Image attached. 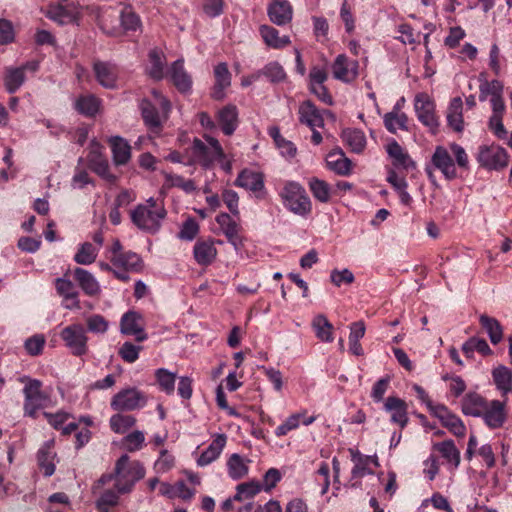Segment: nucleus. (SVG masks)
I'll return each mask as SVG.
<instances>
[{"label":"nucleus","instance_id":"8","mask_svg":"<svg viewBox=\"0 0 512 512\" xmlns=\"http://www.w3.org/2000/svg\"><path fill=\"white\" fill-rule=\"evenodd\" d=\"M414 108L418 120L428 127L432 133H436L439 127L438 118L435 115V104L426 93H419L415 96Z\"/></svg>","mask_w":512,"mask_h":512},{"label":"nucleus","instance_id":"24","mask_svg":"<svg viewBox=\"0 0 512 512\" xmlns=\"http://www.w3.org/2000/svg\"><path fill=\"white\" fill-rule=\"evenodd\" d=\"M215 85L211 96L215 100H222L225 97V89L231 85V73L226 63H219L214 68Z\"/></svg>","mask_w":512,"mask_h":512},{"label":"nucleus","instance_id":"63","mask_svg":"<svg viewBox=\"0 0 512 512\" xmlns=\"http://www.w3.org/2000/svg\"><path fill=\"white\" fill-rule=\"evenodd\" d=\"M45 345V338L43 335H34L25 341L24 347L27 353L31 356L41 354Z\"/></svg>","mask_w":512,"mask_h":512},{"label":"nucleus","instance_id":"62","mask_svg":"<svg viewBox=\"0 0 512 512\" xmlns=\"http://www.w3.org/2000/svg\"><path fill=\"white\" fill-rule=\"evenodd\" d=\"M354 279L353 273L347 268L342 270L334 269L330 274L331 282L337 287H340L342 284H351L354 282Z\"/></svg>","mask_w":512,"mask_h":512},{"label":"nucleus","instance_id":"64","mask_svg":"<svg viewBox=\"0 0 512 512\" xmlns=\"http://www.w3.org/2000/svg\"><path fill=\"white\" fill-rule=\"evenodd\" d=\"M300 417H301L300 414H293L290 417H288L283 424L279 425L276 428V430H275L276 436H278V437L285 436L286 434H288V432L298 428Z\"/></svg>","mask_w":512,"mask_h":512},{"label":"nucleus","instance_id":"35","mask_svg":"<svg viewBox=\"0 0 512 512\" xmlns=\"http://www.w3.org/2000/svg\"><path fill=\"white\" fill-rule=\"evenodd\" d=\"M327 167L338 175H348L351 172V161L339 151H332L326 157Z\"/></svg>","mask_w":512,"mask_h":512},{"label":"nucleus","instance_id":"26","mask_svg":"<svg viewBox=\"0 0 512 512\" xmlns=\"http://www.w3.org/2000/svg\"><path fill=\"white\" fill-rule=\"evenodd\" d=\"M488 400L476 392L467 393L461 401L463 414L480 418Z\"/></svg>","mask_w":512,"mask_h":512},{"label":"nucleus","instance_id":"25","mask_svg":"<svg viewBox=\"0 0 512 512\" xmlns=\"http://www.w3.org/2000/svg\"><path fill=\"white\" fill-rule=\"evenodd\" d=\"M217 120L223 133L232 135L238 127V110L235 105L229 104L218 111Z\"/></svg>","mask_w":512,"mask_h":512},{"label":"nucleus","instance_id":"41","mask_svg":"<svg viewBox=\"0 0 512 512\" xmlns=\"http://www.w3.org/2000/svg\"><path fill=\"white\" fill-rule=\"evenodd\" d=\"M312 328L314 329L317 338L320 339L321 341H333V325L329 322L325 315H316L312 320Z\"/></svg>","mask_w":512,"mask_h":512},{"label":"nucleus","instance_id":"20","mask_svg":"<svg viewBox=\"0 0 512 512\" xmlns=\"http://www.w3.org/2000/svg\"><path fill=\"white\" fill-rule=\"evenodd\" d=\"M169 77L179 92L187 93L191 90L192 79L184 69L182 59H178L172 63L169 70Z\"/></svg>","mask_w":512,"mask_h":512},{"label":"nucleus","instance_id":"54","mask_svg":"<svg viewBox=\"0 0 512 512\" xmlns=\"http://www.w3.org/2000/svg\"><path fill=\"white\" fill-rule=\"evenodd\" d=\"M462 351L466 357H472L474 351H478L483 355H490L492 350L485 339L472 337L462 345Z\"/></svg>","mask_w":512,"mask_h":512},{"label":"nucleus","instance_id":"6","mask_svg":"<svg viewBox=\"0 0 512 512\" xmlns=\"http://www.w3.org/2000/svg\"><path fill=\"white\" fill-rule=\"evenodd\" d=\"M146 396L137 388H127L116 393L111 400V408L115 411H134L146 405Z\"/></svg>","mask_w":512,"mask_h":512},{"label":"nucleus","instance_id":"12","mask_svg":"<svg viewBox=\"0 0 512 512\" xmlns=\"http://www.w3.org/2000/svg\"><path fill=\"white\" fill-rule=\"evenodd\" d=\"M428 407L433 415L441 421L442 425L448 428L455 436L462 437L465 435L466 428L462 420L455 414H452L446 406L428 403Z\"/></svg>","mask_w":512,"mask_h":512},{"label":"nucleus","instance_id":"17","mask_svg":"<svg viewBox=\"0 0 512 512\" xmlns=\"http://www.w3.org/2000/svg\"><path fill=\"white\" fill-rule=\"evenodd\" d=\"M55 287L57 293L63 298L62 305L65 309L78 310L81 308L78 299L79 293L70 280L57 278L55 280Z\"/></svg>","mask_w":512,"mask_h":512},{"label":"nucleus","instance_id":"28","mask_svg":"<svg viewBox=\"0 0 512 512\" xmlns=\"http://www.w3.org/2000/svg\"><path fill=\"white\" fill-rule=\"evenodd\" d=\"M90 168L104 179L114 182L116 177L109 172L107 160L99 152V146L95 145L87 156Z\"/></svg>","mask_w":512,"mask_h":512},{"label":"nucleus","instance_id":"37","mask_svg":"<svg viewBox=\"0 0 512 512\" xmlns=\"http://www.w3.org/2000/svg\"><path fill=\"white\" fill-rule=\"evenodd\" d=\"M492 377L496 388L503 396L512 391V372L509 368L503 365L494 368Z\"/></svg>","mask_w":512,"mask_h":512},{"label":"nucleus","instance_id":"29","mask_svg":"<svg viewBox=\"0 0 512 512\" xmlns=\"http://www.w3.org/2000/svg\"><path fill=\"white\" fill-rule=\"evenodd\" d=\"M74 279L77 281L79 287L88 296H96L100 293L101 288L92 273L83 268L74 269Z\"/></svg>","mask_w":512,"mask_h":512},{"label":"nucleus","instance_id":"5","mask_svg":"<svg viewBox=\"0 0 512 512\" xmlns=\"http://www.w3.org/2000/svg\"><path fill=\"white\" fill-rule=\"evenodd\" d=\"M60 338L72 355L81 357L88 352V336L81 323H72L60 332Z\"/></svg>","mask_w":512,"mask_h":512},{"label":"nucleus","instance_id":"42","mask_svg":"<svg viewBox=\"0 0 512 512\" xmlns=\"http://www.w3.org/2000/svg\"><path fill=\"white\" fill-rule=\"evenodd\" d=\"M137 420L130 414L117 413L110 417L109 425L111 430L117 434H124L135 426Z\"/></svg>","mask_w":512,"mask_h":512},{"label":"nucleus","instance_id":"48","mask_svg":"<svg viewBox=\"0 0 512 512\" xmlns=\"http://www.w3.org/2000/svg\"><path fill=\"white\" fill-rule=\"evenodd\" d=\"M100 106V101L93 95L80 96L75 102L76 110L85 116H94Z\"/></svg>","mask_w":512,"mask_h":512},{"label":"nucleus","instance_id":"19","mask_svg":"<svg viewBox=\"0 0 512 512\" xmlns=\"http://www.w3.org/2000/svg\"><path fill=\"white\" fill-rule=\"evenodd\" d=\"M56 452L54 451V441L45 442L37 453L38 466L45 477H50L55 472Z\"/></svg>","mask_w":512,"mask_h":512},{"label":"nucleus","instance_id":"15","mask_svg":"<svg viewBox=\"0 0 512 512\" xmlns=\"http://www.w3.org/2000/svg\"><path fill=\"white\" fill-rule=\"evenodd\" d=\"M433 166L441 171L445 179L453 180L457 177L455 163L449 151L443 146H437L431 157Z\"/></svg>","mask_w":512,"mask_h":512},{"label":"nucleus","instance_id":"2","mask_svg":"<svg viewBox=\"0 0 512 512\" xmlns=\"http://www.w3.org/2000/svg\"><path fill=\"white\" fill-rule=\"evenodd\" d=\"M166 216L164 205L152 197L130 211L132 223L139 230L149 234H156L160 230Z\"/></svg>","mask_w":512,"mask_h":512},{"label":"nucleus","instance_id":"46","mask_svg":"<svg viewBox=\"0 0 512 512\" xmlns=\"http://www.w3.org/2000/svg\"><path fill=\"white\" fill-rule=\"evenodd\" d=\"M25 82L23 69L9 67L6 69L4 84L8 93H15Z\"/></svg>","mask_w":512,"mask_h":512},{"label":"nucleus","instance_id":"59","mask_svg":"<svg viewBox=\"0 0 512 512\" xmlns=\"http://www.w3.org/2000/svg\"><path fill=\"white\" fill-rule=\"evenodd\" d=\"M261 491V485L257 482L242 483L237 486L234 500L241 501L245 498H252Z\"/></svg>","mask_w":512,"mask_h":512},{"label":"nucleus","instance_id":"11","mask_svg":"<svg viewBox=\"0 0 512 512\" xmlns=\"http://www.w3.org/2000/svg\"><path fill=\"white\" fill-rule=\"evenodd\" d=\"M80 14V6L75 2L50 4L46 11V16L60 25L76 22Z\"/></svg>","mask_w":512,"mask_h":512},{"label":"nucleus","instance_id":"4","mask_svg":"<svg viewBox=\"0 0 512 512\" xmlns=\"http://www.w3.org/2000/svg\"><path fill=\"white\" fill-rule=\"evenodd\" d=\"M204 139L205 142L198 138L193 140L192 154L202 167L209 168L215 161L225 159V153L216 138L205 135Z\"/></svg>","mask_w":512,"mask_h":512},{"label":"nucleus","instance_id":"9","mask_svg":"<svg viewBox=\"0 0 512 512\" xmlns=\"http://www.w3.org/2000/svg\"><path fill=\"white\" fill-rule=\"evenodd\" d=\"M477 161L488 170H501L508 165V154L500 146H481Z\"/></svg>","mask_w":512,"mask_h":512},{"label":"nucleus","instance_id":"43","mask_svg":"<svg viewBox=\"0 0 512 512\" xmlns=\"http://www.w3.org/2000/svg\"><path fill=\"white\" fill-rule=\"evenodd\" d=\"M479 100L486 101L490 96L491 98L496 97L503 92V85L498 80L487 81L484 74L479 75Z\"/></svg>","mask_w":512,"mask_h":512},{"label":"nucleus","instance_id":"52","mask_svg":"<svg viewBox=\"0 0 512 512\" xmlns=\"http://www.w3.org/2000/svg\"><path fill=\"white\" fill-rule=\"evenodd\" d=\"M97 254V249L90 242H84L75 254L74 261L80 265H90L96 260Z\"/></svg>","mask_w":512,"mask_h":512},{"label":"nucleus","instance_id":"13","mask_svg":"<svg viewBox=\"0 0 512 512\" xmlns=\"http://www.w3.org/2000/svg\"><path fill=\"white\" fill-rule=\"evenodd\" d=\"M358 63L351 61L344 54L336 57L332 64V73L335 79L345 83H350L357 78Z\"/></svg>","mask_w":512,"mask_h":512},{"label":"nucleus","instance_id":"27","mask_svg":"<svg viewBox=\"0 0 512 512\" xmlns=\"http://www.w3.org/2000/svg\"><path fill=\"white\" fill-rule=\"evenodd\" d=\"M226 440L227 437L225 434H217L210 445L201 453L197 459V465L204 467L215 461L224 449Z\"/></svg>","mask_w":512,"mask_h":512},{"label":"nucleus","instance_id":"53","mask_svg":"<svg viewBox=\"0 0 512 512\" xmlns=\"http://www.w3.org/2000/svg\"><path fill=\"white\" fill-rule=\"evenodd\" d=\"M228 474L234 479L243 478L248 473V467L239 454H232L227 462Z\"/></svg>","mask_w":512,"mask_h":512},{"label":"nucleus","instance_id":"60","mask_svg":"<svg viewBox=\"0 0 512 512\" xmlns=\"http://www.w3.org/2000/svg\"><path fill=\"white\" fill-rule=\"evenodd\" d=\"M87 329L92 333L104 334L109 327L108 321L100 314H93L86 319Z\"/></svg>","mask_w":512,"mask_h":512},{"label":"nucleus","instance_id":"14","mask_svg":"<svg viewBox=\"0 0 512 512\" xmlns=\"http://www.w3.org/2000/svg\"><path fill=\"white\" fill-rule=\"evenodd\" d=\"M141 316L135 311L126 312L120 321V331L127 336H134L137 342L145 341L148 338L140 322Z\"/></svg>","mask_w":512,"mask_h":512},{"label":"nucleus","instance_id":"22","mask_svg":"<svg viewBox=\"0 0 512 512\" xmlns=\"http://www.w3.org/2000/svg\"><path fill=\"white\" fill-rule=\"evenodd\" d=\"M93 70L99 84L105 88L113 89L117 82V69L108 62L95 61Z\"/></svg>","mask_w":512,"mask_h":512},{"label":"nucleus","instance_id":"56","mask_svg":"<svg viewBox=\"0 0 512 512\" xmlns=\"http://www.w3.org/2000/svg\"><path fill=\"white\" fill-rule=\"evenodd\" d=\"M261 76H265L272 83H279L286 78L283 67L278 62H270L260 70Z\"/></svg>","mask_w":512,"mask_h":512},{"label":"nucleus","instance_id":"38","mask_svg":"<svg viewBox=\"0 0 512 512\" xmlns=\"http://www.w3.org/2000/svg\"><path fill=\"white\" fill-rule=\"evenodd\" d=\"M308 186L313 197L321 203H328L334 194V190L331 186L326 181L317 177L310 178Z\"/></svg>","mask_w":512,"mask_h":512},{"label":"nucleus","instance_id":"36","mask_svg":"<svg viewBox=\"0 0 512 512\" xmlns=\"http://www.w3.org/2000/svg\"><path fill=\"white\" fill-rule=\"evenodd\" d=\"M260 34L265 44L271 48L281 49L290 44L289 36L280 37L278 30L271 26L262 25Z\"/></svg>","mask_w":512,"mask_h":512},{"label":"nucleus","instance_id":"58","mask_svg":"<svg viewBox=\"0 0 512 512\" xmlns=\"http://www.w3.org/2000/svg\"><path fill=\"white\" fill-rule=\"evenodd\" d=\"M142 346L135 345L132 342H124L118 350L119 356L127 363H134L139 358Z\"/></svg>","mask_w":512,"mask_h":512},{"label":"nucleus","instance_id":"45","mask_svg":"<svg viewBox=\"0 0 512 512\" xmlns=\"http://www.w3.org/2000/svg\"><path fill=\"white\" fill-rule=\"evenodd\" d=\"M121 27L124 32H136L141 30L140 17L132 10L131 7H124L120 12Z\"/></svg>","mask_w":512,"mask_h":512},{"label":"nucleus","instance_id":"50","mask_svg":"<svg viewBox=\"0 0 512 512\" xmlns=\"http://www.w3.org/2000/svg\"><path fill=\"white\" fill-rule=\"evenodd\" d=\"M155 377L161 391L168 395L173 394L175 390L176 374L165 368H159L155 371Z\"/></svg>","mask_w":512,"mask_h":512},{"label":"nucleus","instance_id":"51","mask_svg":"<svg viewBox=\"0 0 512 512\" xmlns=\"http://www.w3.org/2000/svg\"><path fill=\"white\" fill-rule=\"evenodd\" d=\"M122 447L128 452H136L145 446V434L140 430H134L121 440Z\"/></svg>","mask_w":512,"mask_h":512},{"label":"nucleus","instance_id":"23","mask_svg":"<svg viewBox=\"0 0 512 512\" xmlns=\"http://www.w3.org/2000/svg\"><path fill=\"white\" fill-rule=\"evenodd\" d=\"M298 113L300 123L307 125L310 129L324 126V119L320 111L310 100L304 101L299 106Z\"/></svg>","mask_w":512,"mask_h":512},{"label":"nucleus","instance_id":"3","mask_svg":"<svg viewBox=\"0 0 512 512\" xmlns=\"http://www.w3.org/2000/svg\"><path fill=\"white\" fill-rule=\"evenodd\" d=\"M280 196L284 206L292 213L299 216H307L310 214L312 209L310 198L304 187L298 182H287Z\"/></svg>","mask_w":512,"mask_h":512},{"label":"nucleus","instance_id":"21","mask_svg":"<svg viewBox=\"0 0 512 512\" xmlns=\"http://www.w3.org/2000/svg\"><path fill=\"white\" fill-rule=\"evenodd\" d=\"M293 9L287 0H275L268 7V16L270 20L283 26L292 20Z\"/></svg>","mask_w":512,"mask_h":512},{"label":"nucleus","instance_id":"57","mask_svg":"<svg viewBox=\"0 0 512 512\" xmlns=\"http://www.w3.org/2000/svg\"><path fill=\"white\" fill-rule=\"evenodd\" d=\"M407 116L404 113L396 114L389 112L384 116V124L386 129L391 133H396L397 129H407Z\"/></svg>","mask_w":512,"mask_h":512},{"label":"nucleus","instance_id":"44","mask_svg":"<svg viewBox=\"0 0 512 512\" xmlns=\"http://www.w3.org/2000/svg\"><path fill=\"white\" fill-rule=\"evenodd\" d=\"M434 449H436L441 456L446 459L447 462L454 465V467H458L460 464V451L456 448L454 442L452 440H446L434 445Z\"/></svg>","mask_w":512,"mask_h":512},{"label":"nucleus","instance_id":"47","mask_svg":"<svg viewBox=\"0 0 512 512\" xmlns=\"http://www.w3.org/2000/svg\"><path fill=\"white\" fill-rule=\"evenodd\" d=\"M119 494L118 491H114L113 489H106L102 491V488L99 489V492L95 495H99L96 500V508L99 512H109L110 507H114L119 502Z\"/></svg>","mask_w":512,"mask_h":512},{"label":"nucleus","instance_id":"33","mask_svg":"<svg viewBox=\"0 0 512 512\" xmlns=\"http://www.w3.org/2000/svg\"><path fill=\"white\" fill-rule=\"evenodd\" d=\"M463 102L460 97H455L450 101L447 109V123L451 129L456 132H462L464 129Z\"/></svg>","mask_w":512,"mask_h":512},{"label":"nucleus","instance_id":"55","mask_svg":"<svg viewBox=\"0 0 512 512\" xmlns=\"http://www.w3.org/2000/svg\"><path fill=\"white\" fill-rule=\"evenodd\" d=\"M150 68L148 70L149 75L155 80H161L164 76V60L163 55L157 49H153L149 52Z\"/></svg>","mask_w":512,"mask_h":512},{"label":"nucleus","instance_id":"10","mask_svg":"<svg viewBox=\"0 0 512 512\" xmlns=\"http://www.w3.org/2000/svg\"><path fill=\"white\" fill-rule=\"evenodd\" d=\"M480 418L490 429L502 428L508 418L506 400H488Z\"/></svg>","mask_w":512,"mask_h":512},{"label":"nucleus","instance_id":"49","mask_svg":"<svg viewBox=\"0 0 512 512\" xmlns=\"http://www.w3.org/2000/svg\"><path fill=\"white\" fill-rule=\"evenodd\" d=\"M140 108L143 120L148 127L159 128L161 126L160 114L150 101L142 100Z\"/></svg>","mask_w":512,"mask_h":512},{"label":"nucleus","instance_id":"1","mask_svg":"<svg viewBox=\"0 0 512 512\" xmlns=\"http://www.w3.org/2000/svg\"><path fill=\"white\" fill-rule=\"evenodd\" d=\"M146 470L143 464L138 460L131 461L127 454L119 457L115 463L114 470L111 473L103 474L92 486V494L99 492L111 481H115L114 487L120 494L130 493L135 484L145 477Z\"/></svg>","mask_w":512,"mask_h":512},{"label":"nucleus","instance_id":"18","mask_svg":"<svg viewBox=\"0 0 512 512\" xmlns=\"http://www.w3.org/2000/svg\"><path fill=\"white\" fill-rule=\"evenodd\" d=\"M384 409L391 414V422L398 424L402 429L407 425L408 412L404 400L389 396L384 403Z\"/></svg>","mask_w":512,"mask_h":512},{"label":"nucleus","instance_id":"16","mask_svg":"<svg viewBox=\"0 0 512 512\" xmlns=\"http://www.w3.org/2000/svg\"><path fill=\"white\" fill-rule=\"evenodd\" d=\"M110 262L117 270H121L129 276V273L141 272L144 264L142 258L135 252L126 251L123 255L110 257Z\"/></svg>","mask_w":512,"mask_h":512},{"label":"nucleus","instance_id":"39","mask_svg":"<svg viewBox=\"0 0 512 512\" xmlns=\"http://www.w3.org/2000/svg\"><path fill=\"white\" fill-rule=\"evenodd\" d=\"M479 321L483 329L487 332L492 344L496 345L501 342L503 338V329L496 318L482 314Z\"/></svg>","mask_w":512,"mask_h":512},{"label":"nucleus","instance_id":"40","mask_svg":"<svg viewBox=\"0 0 512 512\" xmlns=\"http://www.w3.org/2000/svg\"><path fill=\"white\" fill-rule=\"evenodd\" d=\"M344 143L349 146L352 152L360 153L366 145L364 133L358 129H345L341 135Z\"/></svg>","mask_w":512,"mask_h":512},{"label":"nucleus","instance_id":"61","mask_svg":"<svg viewBox=\"0 0 512 512\" xmlns=\"http://www.w3.org/2000/svg\"><path fill=\"white\" fill-rule=\"evenodd\" d=\"M199 232V225L193 218H188L181 227L178 237L182 240H193Z\"/></svg>","mask_w":512,"mask_h":512},{"label":"nucleus","instance_id":"32","mask_svg":"<svg viewBox=\"0 0 512 512\" xmlns=\"http://www.w3.org/2000/svg\"><path fill=\"white\" fill-rule=\"evenodd\" d=\"M386 152L389 157L393 160L395 167H402L406 170L415 168V162L411 159L408 153L400 146V144L393 140L388 143Z\"/></svg>","mask_w":512,"mask_h":512},{"label":"nucleus","instance_id":"30","mask_svg":"<svg viewBox=\"0 0 512 512\" xmlns=\"http://www.w3.org/2000/svg\"><path fill=\"white\" fill-rule=\"evenodd\" d=\"M111 146L113 162L115 165H125L131 158V146L127 140L120 136H112L109 138Z\"/></svg>","mask_w":512,"mask_h":512},{"label":"nucleus","instance_id":"34","mask_svg":"<svg viewBox=\"0 0 512 512\" xmlns=\"http://www.w3.org/2000/svg\"><path fill=\"white\" fill-rule=\"evenodd\" d=\"M193 254L196 262L199 265L207 266L215 260L217 256V250L213 242L198 241L194 245Z\"/></svg>","mask_w":512,"mask_h":512},{"label":"nucleus","instance_id":"7","mask_svg":"<svg viewBox=\"0 0 512 512\" xmlns=\"http://www.w3.org/2000/svg\"><path fill=\"white\" fill-rule=\"evenodd\" d=\"M42 382L37 379H29L23 388L24 415L35 418L37 411L44 407L48 397L41 391Z\"/></svg>","mask_w":512,"mask_h":512},{"label":"nucleus","instance_id":"31","mask_svg":"<svg viewBox=\"0 0 512 512\" xmlns=\"http://www.w3.org/2000/svg\"><path fill=\"white\" fill-rule=\"evenodd\" d=\"M235 185L257 193L264 189V179L261 173L245 169L238 175Z\"/></svg>","mask_w":512,"mask_h":512}]
</instances>
